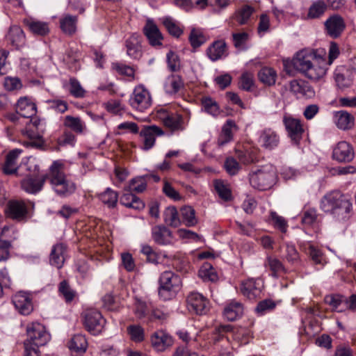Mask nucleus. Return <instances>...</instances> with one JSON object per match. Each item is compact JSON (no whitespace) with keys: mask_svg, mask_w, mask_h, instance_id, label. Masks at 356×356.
Returning a JSON list of instances; mask_svg holds the SVG:
<instances>
[{"mask_svg":"<svg viewBox=\"0 0 356 356\" xmlns=\"http://www.w3.org/2000/svg\"><path fill=\"white\" fill-rule=\"evenodd\" d=\"M277 76L276 71L268 67H262L258 72L259 81L268 86H273L275 83Z\"/></svg>","mask_w":356,"mask_h":356,"instance_id":"38","label":"nucleus"},{"mask_svg":"<svg viewBox=\"0 0 356 356\" xmlns=\"http://www.w3.org/2000/svg\"><path fill=\"white\" fill-rule=\"evenodd\" d=\"M265 266L269 267L270 270L272 271V276L275 277H277L279 273L286 272L282 263L277 258L268 257L265 262Z\"/></svg>","mask_w":356,"mask_h":356,"instance_id":"49","label":"nucleus"},{"mask_svg":"<svg viewBox=\"0 0 356 356\" xmlns=\"http://www.w3.org/2000/svg\"><path fill=\"white\" fill-rule=\"evenodd\" d=\"M184 87V82L181 77L177 74H170L164 83V90L169 95L177 93Z\"/></svg>","mask_w":356,"mask_h":356,"instance_id":"36","label":"nucleus"},{"mask_svg":"<svg viewBox=\"0 0 356 356\" xmlns=\"http://www.w3.org/2000/svg\"><path fill=\"white\" fill-rule=\"evenodd\" d=\"M65 246L63 243H58L54 245L49 258L51 265L54 266L57 268H62L65 261Z\"/></svg>","mask_w":356,"mask_h":356,"instance_id":"35","label":"nucleus"},{"mask_svg":"<svg viewBox=\"0 0 356 356\" xmlns=\"http://www.w3.org/2000/svg\"><path fill=\"white\" fill-rule=\"evenodd\" d=\"M12 301L15 309L22 315H29L33 310L32 297L30 293L18 292L13 296Z\"/></svg>","mask_w":356,"mask_h":356,"instance_id":"14","label":"nucleus"},{"mask_svg":"<svg viewBox=\"0 0 356 356\" xmlns=\"http://www.w3.org/2000/svg\"><path fill=\"white\" fill-rule=\"evenodd\" d=\"M355 152L352 145L346 141L338 143L332 151L333 159L341 163H348L353 161Z\"/></svg>","mask_w":356,"mask_h":356,"instance_id":"16","label":"nucleus"},{"mask_svg":"<svg viewBox=\"0 0 356 356\" xmlns=\"http://www.w3.org/2000/svg\"><path fill=\"white\" fill-rule=\"evenodd\" d=\"M163 130L156 126H149L145 127L140 131V136L143 138V149L148 150L151 149L155 143L156 136L163 135Z\"/></svg>","mask_w":356,"mask_h":356,"instance_id":"21","label":"nucleus"},{"mask_svg":"<svg viewBox=\"0 0 356 356\" xmlns=\"http://www.w3.org/2000/svg\"><path fill=\"white\" fill-rule=\"evenodd\" d=\"M128 192L142 193L147 188V183L144 177H138L132 179L127 187Z\"/></svg>","mask_w":356,"mask_h":356,"instance_id":"52","label":"nucleus"},{"mask_svg":"<svg viewBox=\"0 0 356 356\" xmlns=\"http://www.w3.org/2000/svg\"><path fill=\"white\" fill-rule=\"evenodd\" d=\"M152 346L157 350L162 352L172 345V339L163 331H158L152 336Z\"/></svg>","mask_w":356,"mask_h":356,"instance_id":"28","label":"nucleus"},{"mask_svg":"<svg viewBox=\"0 0 356 356\" xmlns=\"http://www.w3.org/2000/svg\"><path fill=\"white\" fill-rule=\"evenodd\" d=\"M100 200L108 207L113 208L116 206L118 195L110 188H107L106 191L99 195Z\"/></svg>","mask_w":356,"mask_h":356,"instance_id":"47","label":"nucleus"},{"mask_svg":"<svg viewBox=\"0 0 356 356\" xmlns=\"http://www.w3.org/2000/svg\"><path fill=\"white\" fill-rule=\"evenodd\" d=\"M51 189L59 197L65 198L72 195L76 190V184L67 177L64 165L60 161H55L50 165L47 173Z\"/></svg>","mask_w":356,"mask_h":356,"instance_id":"2","label":"nucleus"},{"mask_svg":"<svg viewBox=\"0 0 356 356\" xmlns=\"http://www.w3.org/2000/svg\"><path fill=\"white\" fill-rule=\"evenodd\" d=\"M127 332L130 338L134 342L138 343L144 340L145 331L139 325H131L127 327Z\"/></svg>","mask_w":356,"mask_h":356,"instance_id":"53","label":"nucleus"},{"mask_svg":"<svg viewBox=\"0 0 356 356\" xmlns=\"http://www.w3.org/2000/svg\"><path fill=\"white\" fill-rule=\"evenodd\" d=\"M24 24L34 35L44 36L49 31L48 24L46 22L31 18L24 19Z\"/></svg>","mask_w":356,"mask_h":356,"instance_id":"37","label":"nucleus"},{"mask_svg":"<svg viewBox=\"0 0 356 356\" xmlns=\"http://www.w3.org/2000/svg\"><path fill=\"white\" fill-rule=\"evenodd\" d=\"M21 153V149H15L7 154L6 161L3 167V172L4 174L13 175L17 172L18 169L17 161Z\"/></svg>","mask_w":356,"mask_h":356,"instance_id":"30","label":"nucleus"},{"mask_svg":"<svg viewBox=\"0 0 356 356\" xmlns=\"http://www.w3.org/2000/svg\"><path fill=\"white\" fill-rule=\"evenodd\" d=\"M131 106L140 112H144L152 105V97L149 92L143 86H136L129 98Z\"/></svg>","mask_w":356,"mask_h":356,"instance_id":"6","label":"nucleus"},{"mask_svg":"<svg viewBox=\"0 0 356 356\" xmlns=\"http://www.w3.org/2000/svg\"><path fill=\"white\" fill-rule=\"evenodd\" d=\"M143 33L147 38L149 43L152 47H160L162 45L163 39L161 33L155 23L147 19L145 26L143 27Z\"/></svg>","mask_w":356,"mask_h":356,"instance_id":"18","label":"nucleus"},{"mask_svg":"<svg viewBox=\"0 0 356 356\" xmlns=\"http://www.w3.org/2000/svg\"><path fill=\"white\" fill-rule=\"evenodd\" d=\"M202 105L204 111L212 116H218L220 113V106L217 102L209 97H204L202 98Z\"/></svg>","mask_w":356,"mask_h":356,"instance_id":"44","label":"nucleus"},{"mask_svg":"<svg viewBox=\"0 0 356 356\" xmlns=\"http://www.w3.org/2000/svg\"><path fill=\"white\" fill-rule=\"evenodd\" d=\"M159 296L163 300L174 298L181 288L180 277L170 270H166L160 275Z\"/></svg>","mask_w":356,"mask_h":356,"instance_id":"5","label":"nucleus"},{"mask_svg":"<svg viewBox=\"0 0 356 356\" xmlns=\"http://www.w3.org/2000/svg\"><path fill=\"white\" fill-rule=\"evenodd\" d=\"M352 203L348 197L338 191L325 195L321 201V209L330 213L339 220L349 218Z\"/></svg>","mask_w":356,"mask_h":356,"instance_id":"3","label":"nucleus"},{"mask_svg":"<svg viewBox=\"0 0 356 356\" xmlns=\"http://www.w3.org/2000/svg\"><path fill=\"white\" fill-rule=\"evenodd\" d=\"M283 123L292 143L298 145L305 131L301 120L289 115L283 117Z\"/></svg>","mask_w":356,"mask_h":356,"instance_id":"10","label":"nucleus"},{"mask_svg":"<svg viewBox=\"0 0 356 356\" xmlns=\"http://www.w3.org/2000/svg\"><path fill=\"white\" fill-rule=\"evenodd\" d=\"M333 121L339 129L348 130L353 127L355 118L346 111H339L333 113Z\"/></svg>","mask_w":356,"mask_h":356,"instance_id":"24","label":"nucleus"},{"mask_svg":"<svg viewBox=\"0 0 356 356\" xmlns=\"http://www.w3.org/2000/svg\"><path fill=\"white\" fill-rule=\"evenodd\" d=\"M106 321L102 314L95 309H86L83 313V324L86 330L93 335L99 334Z\"/></svg>","mask_w":356,"mask_h":356,"instance_id":"7","label":"nucleus"},{"mask_svg":"<svg viewBox=\"0 0 356 356\" xmlns=\"http://www.w3.org/2000/svg\"><path fill=\"white\" fill-rule=\"evenodd\" d=\"M70 92L74 97L81 98L84 97L86 90L81 86L78 80L71 78L70 79Z\"/></svg>","mask_w":356,"mask_h":356,"instance_id":"58","label":"nucleus"},{"mask_svg":"<svg viewBox=\"0 0 356 356\" xmlns=\"http://www.w3.org/2000/svg\"><path fill=\"white\" fill-rule=\"evenodd\" d=\"M127 54L134 59H138L142 56L140 36L138 34H132L125 42Z\"/></svg>","mask_w":356,"mask_h":356,"instance_id":"29","label":"nucleus"},{"mask_svg":"<svg viewBox=\"0 0 356 356\" xmlns=\"http://www.w3.org/2000/svg\"><path fill=\"white\" fill-rule=\"evenodd\" d=\"M28 338L26 341L33 343L38 346H44L50 340V334L47 332L45 327L38 322L29 324L26 327Z\"/></svg>","mask_w":356,"mask_h":356,"instance_id":"9","label":"nucleus"},{"mask_svg":"<svg viewBox=\"0 0 356 356\" xmlns=\"http://www.w3.org/2000/svg\"><path fill=\"white\" fill-rule=\"evenodd\" d=\"M181 223L186 226L192 227L197 224L195 210L189 206L183 207L181 209Z\"/></svg>","mask_w":356,"mask_h":356,"instance_id":"42","label":"nucleus"},{"mask_svg":"<svg viewBox=\"0 0 356 356\" xmlns=\"http://www.w3.org/2000/svg\"><path fill=\"white\" fill-rule=\"evenodd\" d=\"M88 343L82 334L74 335L69 342V348L77 353H83L86 350Z\"/></svg>","mask_w":356,"mask_h":356,"instance_id":"40","label":"nucleus"},{"mask_svg":"<svg viewBox=\"0 0 356 356\" xmlns=\"http://www.w3.org/2000/svg\"><path fill=\"white\" fill-rule=\"evenodd\" d=\"M120 202L126 207L134 209L139 210L144 207L143 201L131 192H128L127 188L124 189V193L120 199Z\"/></svg>","mask_w":356,"mask_h":356,"instance_id":"32","label":"nucleus"},{"mask_svg":"<svg viewBox=\"0 0 356 356\" xmlns=\"http://www.w3.org/2000/svg\"><path fill=\"white\" fill-rule=\"evenodd\" d=\"M168 68L170 72H178L181 69V60L179 56L173 51H170L166 54Z\"/></svg>","mask_w":356,"mask_h":356,"instance_id":"51","label":"nucleus"},{"mask_svg":"<svg viewBox=\"0 0 356 356\" xmlns=\"http://www.w3.org/2000/svg\"><path fill=\"white\" fill-rule=\"evenodd\" d=\"M140 252L146 256L147 261L152 264L158 263V255L150 245H142Z\"/></svg>","mask_w":356,"mask_h":356,"instance_id":"63","label":"nucleus"},{"mask_svg":"<svg viewBox=\"0 0 356 356\" xmlns=\"http://www.w3.org/2000/svg\"><path fill=\"white\" fill-rule=\"evenodd\" d=\"M6 40L17 49L23 47L26 42V37L23 30L17 25L10 26L6 35Z\"/></svg>","mask_w":356,"mask_h":356,"instance_id":"23","label":"nucleus"},{"mask_svg":"<svg viewBox=\"0 0 356 356\" xmlns=\"http://www.w3.org/2000/svg\"><path fill=\"white\" fill-rule=\"evenodd\" d=\"M304 250L315 264L321 263L322 252L320 250L312 244H308L307 247H305Z\"/></svg>","mask_w":356,"mask_h":356,"instance_id":"61","label":"nucleus"},{"mask_svg":"<svg viewBox=\"0 0 356 356\" xmlns=\"http://www.w3.org/2000/svg\"><path fill=\"white\" fill-rule=\"evenodd\" d=\"M163 24L170 35L177 38L181 35L182 30L175 24L172 18H163Z\"/></svg>","mask_w":356,"mask_h":356,"instance_id":"59","label":"nucleus"},{"mask_svg":"<svg viewBox=\"0 0 356 356\" xmlns=\"http://www.w3.org/2000/svg\"><path fill=\"white\" fill-rule=\"evenodd\" d=\"M236 129L237 127L234 120L229 119L222 128V131L218 136L217 145L218 147H222L229 143L233 139L232 129Z\"/></svg>","mask_w":356,"mask_h":356,"instance_id":"33","label":"nucleus"},{"mask_svg":"<svg viewBox=\"0 0 356 356\" xmlns=\"http://www.w3.org/2000/svg\"><path fill=\"white\" fill-rule=\"evenodd\" d=\"M77 17L76 16L66 15L60 21L62 31L69 35L76 31Z\"/></svg>","mask_w":356,"mask_h":356,"instance_id":"45","label":"nucleus"},{"mask_svg":"<svg viewBox=\"0 0 356 356\" xmlns=\"http://www.w3.org/2000/svg\"><path fill=\"white\" fill-rule=\"evenodd\" d=\"M58 291L59 295L64 298L66 303L72 302L77 295L76 291L72 289L69 282L65 280L59 283Z\"/></svg>","mask_w":356,"mask_h":356,"instance_id":"39","label":"nucleus"},{"mask_svg":"<svg viewBox=\"0 0 356 356\" xmlns=\"http://www.w3.org/2000/svg\"><path fill=\"white\" fill-rule=\"evenodd\" d=\"M236 156L240 162L248 165L258 161L257 151L253 149H236Z\"/></svg>","mask_w":356,"mask_h":356,"instance_id":"43","label":"nucleus"},{"mask_svg":"<svg viewBox=\"0 0 356 356\" xmlns=\"http://www.w3.org/2000/svg\"><path fill=\"white\" fill-rule=\"evenodd\" d=\"M224 166L227 172L230 175H236L241 169L239 163L233 157L227 158L225 161Z\"/></svg>","mask_w":356,"mask_h":356,"instance_id":"62","label":"nucleus"},{"mask_svg":"<svg viewBox=\"0 0 356 356\" xmlns=\"http://www.w3.org/2000/svg\"><path fill=\"white\" fill-rule=\"evenodd\" d=\"M253 8L250 6H244L236 13V19L238 24L243 25L247 23L253 13Z\"/></svg>","mask_w":356,"mask_h":356,"instance_id":"57","label":"nucleus"},{"mask_svg":"<svg viewBox=\"0 0 356 356\" xmlns=\"http://www.w3.org/2000/svg\"><path fill=\"white\" fill-rule=\"evenodd\" d=\"M319 215L314 208L305 209L302 213V222L307 226H313L319 222Z\"/></svg>","mask_w":356,"mask_h":356,"instance_id":"48","label":"nucleus"},{"mask_svg":"<svg viewBox=\"0 0 356 356\" xmlns=\"http://www.w3.org/2000/svg\"><path fill=\"white\" fill-rule=\"evenodd\" d=\"M159 116L165 127L172 131H182L184 130L183 118L176 113H168L165 110L161 109Z\"/></svg>","mask_w":356,"mask_h":356,"instance_id":"15","label":"nucleus"},{"mask_svg":"<svg viewBox=\"0 0 356 356\" xmlns=\"http://www.w3.org/2000/svg\"><path fill=\"white\" fill-rule=\"evenodd\" d=\"M264 285L260 280L248 279L241 283V291L243 295L250 300L260 298Z\"/></svg>","mask_w":356,"mask_h":356,"instance_id":"17","label":"nucleus"},{"mask_svg":"<svg viewBox=\"0 0 356 356\" xmlns=\"http://www.w3.org/2000/svg\"><path fill=\"white\" fill-rule=\"evenodd\" d=\"M79 60V56L76 51L72 49L67 50L63 57V61L69 66L70 68L76 69V63Z\"/></svg>","mask_w":356,"mask_h":356,"instance_id":"64","label":"nucleus"},{"mask_svg":"<svg viewBox=\"0 0 356 356\" xmlns=\"http://www.w3.org/2000/svg\"><path fill=\"white\" fill-rule=\"evenodd\" d=\"M17 232L13 226L5 225L1 232L0 240H7L11 243L16 240Z\"/></svg>","mask_w":356,"mask_h":356,"instance_id":"60","label":"nucleus"},{"mask_svg":"<svg viewBox=\"0 0 356 356\" xmlns=\"http://www.w3.org/2000/svg\"><path fill=\"white\" fill-rule=\"evenodd\" d=\"M254 85L253 74L245 72L240 76L238 86L239 88L245 91H250Z\"/></svg>","mask_w":356,"mask_h":356,"instance_id":"56","label":"nucleus"},{"mask_svg":"<svg viewBox=\"0 0 356 356\" xmlns=\"http://www.w3.org/2000/svg\"><path fill=\"white\" fill-rule=\"evenodd\" d=\"M277 179V172L275 166L266 164L259 168L251 170L249 173L250 185L259 191L270 188Z\"/></svg>","mask_w":356,"mask_h":356,"instance_id":"4","label":"nucleus"},{"mask_svg":"<svg viewBox=\"0 0 356 356\" xmlns=\"http://www.w3.org/2000/svg\"><path fill=\"white\" fill-rule=\"evenodd\" d=\"M293 65L295 69L313 81L323 78L328 69L323 49L301 50L293 58Z\"/></svg>","mask_w":356,"mask_h":356,"instance_id":"1","label":"nucleus"},{"mask_svg":"<svg viewBox=\"0 0 356 356\" xmlns=\"http://www.w3.org/2000/svg\"><path fill=\"white\" fill-rule=\"evenodd\" d=\"M16 111L23 118H30L35 115L37 106L35 103L29 97H20L16 104Z\"/></svg>","mask_w":356,"mask_h":356,"instance_id":"19","label":"nucleus"},{"mask_svg":"<svg viewBox=\"0 0 356 356\" xmlns=\"http://www.w3.org/2000/svg\"><path fill=\"white\" fill-rule=\"evenodd\" d=\"M214 188L222 200L229 201L232 199L230 189L221 180H216L214 181Z\"/></svg>","mask_w":356,"mask_h":356,"instance_id":"55","label":"nucleus"},{"mask_svg":"<svg viewBox=\"0 0 356 356\" xmlns=\"http://www.w3.org/2000/svg\"><path fill=\"white\" fill-rule=\"evenodd\" d=\"M163 218L164 221L171 227H177L181 224L178 211L175 207H169L165 209Z\"/></svg>","mask_w":356,"mask_h":356,"instance_id":"41","label":"nucleus"},{"mask_svg":"<svg viewBox=\"0 0 356 356\" xmlns=\"http://www.w3.org/2000/svg\"><path fill=\"white\" fill-rule=\"evenodd\" d=\"M327 3L325 0L314 1L309 7L307 14V19H320L325 14L327 9Z\"/></svg>","mask_w":356,"mask_h":356,"instance_id":"31","label":"nucleus"},{"mask_svg":"<svg viewBox=\"0 0 356 356\" xmlns=\"http://www.w3.org/2000/svg\"><path fill=\"white\" fill-rule=\"evenodd\" d=\"M152 238L156 244L166 245L172 243V234L164 225H155L152 228Z\"/></svg>","mask_w":356,"mask_h":356,"instance_id":"20","label":"nucleus"},{"mask_svg":"<svg viewBox=\"0 0 356 356\" xmlns=\"http://www.w3.org/2000/svg\"><path fill=\"white\" fill-rule=\"evenodd\" d=\"M280 140L279 134L272 128H264L259 132L258 144L265 150L272 151L276 149Z\"/></svg>","mask_w":356,"mask_h":356,"instance_id":"12","label":"nucleus"},{"mask_svg":"<svg viewBox=\"0 0 356 356\" xmlns=\"http://www.w3.org/2000/svg\"><path fill=\"white\" fill-rule=\"evenodd\" d=\"M290 90L298 97L310 98L314 95V90L306 82L293 80L290 82Z\"/></svg>","mask_w":356,"mask_h":356,"instance_id":"26","label":"nucleus"},{"mask_svg":"<svg viewBox=\"0 0 356 356\" xmlns=\"http://www.w3.org/2000/svg\"><path fill=\"white\" fill-rule=\"evenodd\" d=\"M346 29L344 19L338 14L330 16L324 22V31L327 35L336 39L341 36Z\"/></svg>","mask_w":356,"mask_h":356,"instance_id":"11","label":"nucleus"},{"mask_svg":"<svg viewBox=\"0 0 356 356\" xmlns=\"http://www.w3.org/2000/svg\"><path fill=\"white\" fill-rule=\"evenodd\" d=\"M244 311L241 302L232 300L224 308L223 315L229 321H234L242 316Z\"/></svg>","mask_w":356,"mask_h":356,"instance_id":"25","label":"nucleus"},{"mask_svg":"<svg viewBox=\"0 0 356 356\" xmlns=\"http://www.w3.org/2000/svg\"><path fill=\"white\" fill-rule=\"evenodd\" d=\"M63 125L77 134H83L87 130L86 123L79 117L66 115L63 120Z\"/></svg>","mask_w":356,"mask_h":356,"instance_id":"34","label":"nucleus"},{"mask_svg":"<svg viewBox=\"0 0 356 356\" xmlns=\"http://www.w3.org/2000/svg\"><path fill=\"white\" fill-rule=\"evenodd\" d=\"M7 216L17 221L26 220L29 217V208L22 200H10L6 207Z\"/></svg>","mask_w":356,"mask_h":356,"instance_id":"13","label":"nucleus"},{"mask_svg":"<svg viewBox=\"0 0 356 356\" xmlns=\"http://www.w3.org/2000/svg\"><path fill=\"white\" fill-rule=\"evenodd\" d=\"M47 180V174L40 177H26L21 182L23 190L29 193H37L40 191Z\"/></svg>","mask_w":356,"mask_h":356,"instance_id":"22","label":"nucleus"},{"mask_svg":"<svg viewBox=\"0 0 356 356\" xmlns=\"http://www.w3.org/2000/svg\"><path fill=\"white\" fill-rule=\"evenodd\" d=\"M207 54L212 61H216L227 56V44L224 40L213 42L207 49Z\"/></svg>","mask_w":356,"mask_h":356,"instance_id":"27","label":"nucleus"},{"mask_svg":"<svg viewBox=\"0 0 356 356\" xmlns=\"http://www.w3.org/2000/svg\"><path fill=\"white\" fill-rule=\"evenodd\" d=\"M186 303L188 311L197 315L206 314L210 308L209 300L197 291H192L188 294Z\"/></svg>","mask_w":356,"mask_h":356,"instance_id":"8","label":"nucleus"},{"mask_svg":"<svg viewBox=\"0 0 356 356\" xmlns=\"http://www.w3.org/2000/svg\"><path fill=\"white\" fill-rule=\"evenodd\" d=\"M152 310V305L149 302L137 300L135 303L134 314L138 319L147 316Z\"/></svg>","mask_w":356,"mask_h":356,"instance_id":"46","label":"nucleus"},{"mask_svg":"<svg viewBox=\"0 0 356 356\" xmlns=\"http://www.w3.org/2000/svg\"><path fill=\"white\" fill-rule=\"evenodd\" d=\"M188 38L193 48H197L206 42V38L200 29H193Z\"/></svg>","mask_w":356,"mask_h":356,"instance_id":"54","label":"nucleus"},{"mask_svg":"<svg viewBox=\"0 0 356 356\" xmlns=\"http://www.w3.org/2000/svg\"><path fill=\"white\" fill-rule=\"evenodd\" d=\"M199 275L204 281L216 282L218 280L215 269L209 264H205L202 266L199 270Z\"/></svg>","mask_w":356,"mask_h":356,"instance_id":"50","label":"nucleus"}]
</instances>
